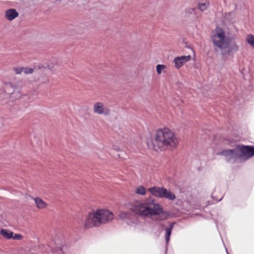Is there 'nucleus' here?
Here are the masks:
<instances>
[{"label": "nucleus", "instance_id": "obj_1", "mask_svg": "<svg viewBox=\"0 0 254 254\" xmlns=\"http://www.w3.org/2000/svg\"><path fill=\"white\" fill-rule=\"evenodd\" d=\"M130 209L142 218H153L155 221L166 220L168 216L163 207L151 196L142 200L132 202Z\"/></svg>", "mask_w": 254, "mask_h": 254}, {"label": "nucleus", "instance_id": "obj_2", "mask_svg": "<svg viewBox=\"0 0 254 254\" xmlns=\"http://www.w3.org/2000/svg\"><path fill=\"white\" fill-rule=\"evenodd\" d=\"M178 143L174 132L168 128L158 129L153 137L147 140L148 147L155 151L175 148Z\"/></svg>", "mask_w": 254, "mask_h": 254}, {"label": "nucleus", "instance_id": "obj_3", "mask_svg": "<svg viewBox=\"0 0 254 254\" xmlns=\"http://www.w3.org/2000/svg\"><path fill=\"white\" fill-rule=\"evenodd\" d=\"M211 41L215 51H220L223 57L227 55L233 57L239 51V46L235 42L230 41L220 27L216 28L211 36Z\"/></svg>", "mask_w": 254, "mask_h": 254}, {"label": "nucleus", "instance_id": "obj_4", "mask_svg": "<svg viewBox=\"0 0 254 254\" xmlns=\"http://www.w3.org/2000/svg\"><path fill=\"white\" fill-rule=\"evenodd\" d=\"M114 217L113 213L108 210L98 209L87 214L83 220V226L86 229L98 227L112 220Z\"/></svg>", "mask_w": 254, "mask_h": 254}, {"label": "nucleus", "instance_id": "obj_5", "mask_svg": "<svg viewBox=\"0 0 254 254\" xmlns=\"http://www.w3.org/2000/svg\"><path fill=\"white\" fill-rule=\"evenodd\" d=\"M148 191L156 197L165 198L171 201L175 200L176 197L175 193L163 187H151L148 189Z\"/></svg>", "mask_w": 254, "mask_h": 254}, {"label": "nucleus", "instance_id": "obj_6", "mask_svg": "<svg viewBox=\"0 0 254 254\" xmlns=\"http://www.w3.org/2000/svg\"><path fill=\"white\" fill-rule=\"evenodd\" d=\"M3 88L5 92L7 94L11 95V97L18 99L21 96L20 90L21 86H17L11 82L5 83Z\"/></svg>", "mask_w": 254, "mask_h": 254}, {"label": "nucleus", "instance_id": "obj_7", "mask_svg": "<svg viewBox=\"0 0 254 254\" xmlns=\"http://www.w3.org/2000/svg\"><path fill=\"white\" fill-rule=\"evenodd\" d=\"M62 244L63 243L58 240L54 244L52 243L51 246H46V249L48 252L50 251L52 254H64L67 248Z\"/></svg>", "mask_w": 254, "mask_h": 254}, {"label": "nucleus", "instance_id": "obj_8", "mask_svg": "<svg viewBox=\"0 0 254 254\" xmlns=\"http://www.w3.org/2000/svg\"><path fill=\"white\" fill-rule=\"evenodd\" d=\"M240 152L239 159L248 160L254 156V146H242L238 148Z\"/></svg>", "mask_w": 254, "mask_h": 254}, {"label": "nucleus", "instance_id": "obj_9", "mask_svg": "<svg viewBox=\"0 0 254 254\" xmlns=\"http://www.w3.org/2000/svg\"><path fill=\"white\" fill-rule=\"evenodd\" d=\"M218 154L223 155L228 161L232 160H235L239 159L240 157V152H239L238 148L234 149L223 150L218 153Z\"/></svg>", "mask_w": 254, "mask_h": 254}, {"label": "nucleus", "instance_id": "obj_10", "mask_svg": "<svg viewBox=\"0 0 254 254\" xmlns=\"http://www.w3.org/2000/svg\"><path fill=\"white\" fill-rule=\"evenodd\" d=\"M93 110L97 115L108 116L110 113L109 108L101 102H96L93 105Z\"/></svg>", "mask_w": 254, "mask_h": 254}, {"label": "nucleus", "instance_id": "obj_11", "mask_svg": "<svg viewBox=\"0 0 254 254\" xmlns=\"http://www.w3.org/2000/svg\"><path fill=\"white\" fill-rule=\"evenodd\" d=\"M132 214L129 212L122 211L119 214L120 219L125 221L127 225L133 226L137 224L136 221L131 220Z\"/></svg>", "mask_w": 254, "mask_h": 254}, {"label": "nucleus", "instance_id": "obj_12", "mask_svg": "<svg viewBox=\"0 0 254 254\" xmlns=\"http://www.w3.org/2000/svg\"><path fill=\"white\" fill-rule=\"evenodd\" d=\"M190 58V55L175 57L174 59L175 66L178 69L180 68L185 63L189 61Z\"/></svg>", "mask_w": 254, "mask_h": 254}, {"label": "nucleus", "instance_id": "obj_13", "mask_svg": "<svg viewBox=\"0 0 254 254\" xmlns=\"http://www.w3.org/2000/svg\"><path fill=\"white\" fill-rule=\"evenodd\" d=\"M18 12L15 9L10 8L5 12V17L9 21H12L18 16Z\"/></svg>", "mask_w": 254, "mask_h": 254}, {"label": "nucleus", "instance_id": "obj_14", "mask_svg": "<svg viewBox=\"0 0 254 254\" xmlns=\"http://www.w3.org/2000/svg\"><path fill=\"white\" fill-rule=\"evenodd\" d=\"M175 222H171L169 224V227L165 229V241L167 245L170 241V237L172 233V231L175 225Z\"/></svg>", "mask_w": 254, "mask_h": 254}, {"label": "nucleus", "instance_id": "obj_15", "mask_svg": "<svg viewBox=\"0 0 254 254\" xmlns=\"http://www.w3.org/2000/svg\"><path fill=\"white\" fill-rule=\"evenodd\" d=\"M196 8H188L186 9L185 16L187 18L193 19L196 18L195 13Z\"/></svg>", "mask_w": 254, "mask_h": 254}, {"label": "nucleus", "instance_id": "obj_16", "mask_svg": "<svg viewBox=\"0 0 254 254\" xmlns=\"http://www.w3.org/2000/svg\"><path fill=\"white\" fill-rule=\"evenodd\" d=\"M33 199L38 208L44 209L47 207V203L41 198L35 197Z\"/></svg>", "mask_w": 254, "mask_h": 254}, {"label": "nucleus", "instance_id": "obj_17", "mask_svg": "<svg viewBox=\"0 0 254 254\" xmlns=\"http://www.w3.org/2000/svg\"><path fill=\"white\" fill-rule=\"evenodd\" d=\"M0 234L5 238L9 239L12 238L13 233L10 231L6 229H1L0 231Z\"/></svg>", "mask_w": 254, "mask_h": 254}, {"label": "nucleus", "instance_id": "obj_18", "mask_svg": "<svg viewBox=\"0 0 254 254\" xmlns=\"http://www.w3.org/2000/svg\"><path fill=\"white\" fill-rule=\"evenodd\" d=\"M209 6V2L207 1H205L204 2H199L198 3V8L202 11L205 10Z\"/></svg>", "mask_w": 254, "mask_h": 254}, {"label": "nucleus", "instance_id": "obj_19", "mask_svg": "<svg viewBox=\"0 0 254 254\" xmlns=\"http://www.w3.org/2000/svg\"><path fill=\"white\" fill-rule=\"evenodd\" d=\"M135 192L136 194L144 195L146 194V191L145 188L143 186H140L136 189Z\"/></svg>", "mask_w": 254, "mask_h": 254}, {"label": "nucleus", "instance_id": "obj_20", "mask_svg": "<svg viewBox=\"0 0 254 254\" xmlns=\"http://www.w3.org/2000/svg\"><path fill=\"white\" fill-rule=\"evenodd\" d=\"M247 42L254 48V36L249 34L246 38Z\"/></svg>", "mask_w": 254, "mask_h": 254}, {"label": "nucleus", "instance_id": "obj_21", "mask_svg": "<svg viewBox=\"0 0 254 254\" xmlns=\"http://www.w3.org/2000/svg\"><path fill=\"white\" fill-rule=\"evenodd\" d=\"M22 71V73L23 72L25 74H32L34 71V69L32 68L23 67Z\"/></svg>", "mask_w": 254, "mask_h": 254}, {"label": "nucleus", "instance_id": "obj_22", "mask_svg": "<svg viewBox=\"0 0 254 254\" xmlns=\"http://www.w3.org/2000/svg\"><path fill=\"white\" fill-rule=\"evenodd\" d=\"M165 67L166 66L164 64H158L156 66V71L157 73L159 74H161Z\"/></svg>", "mask_w": 254, "mask_h": 254}, {"label": "nucleus", "instance_id": "obj_23", "mask_svg": "<svg viewBox=\"0 0 254 254\" xmlns=\"http://www.w3.org/2000/svg\"><path fill=\"white\" fill-rule=\"evenodd\" d=\"M13 70L17 74H21L22 73L23 71V67H15L13 68Z\"/></svg>", "mask_w": 254, "mask_h": 254}, {"label": "nucleus", "instance_id": "obj_24", "mask_svg": "<svg viewBox=\"0 0 254 254\" xmlns=\"http://www.w3.org/2000/svg\"><path fill=\"white\" fill-rule=\"evenodd\" d=\"M13 240H21L23 238V236L19 234H15L14 236L12 235V237Z\"/></svg>", "mask_w": 254, "mask_h": 254}, {"label": "nucleus", "instance_id": "obj_25", "mask_svg": "<svg viewBox=\"0 0 254 254\" xmlns=\"http://www.w3.org/2000/svg\"><path fill=\"white\" fill-rule=\"evenodd\" d=\"M226 253H227V254H228V251H227V249H226Z\"/></svg>", "mask_w": 254, "mask_h": 254}, {"label": "nucleus", "instance_id": "obj_26", "mask_svg": "<svg viewBox=\"0 0 254 254\" xmlns=\"http://www.w3.org/2000/svg\"><path fill=\"white\" fill-rule=\"evenodd\" d=\"M115 149L117 150H118V149H117V148H115Z\"/></svg>", "mask_w": 254, "mask_h": 254}]
</instances>
